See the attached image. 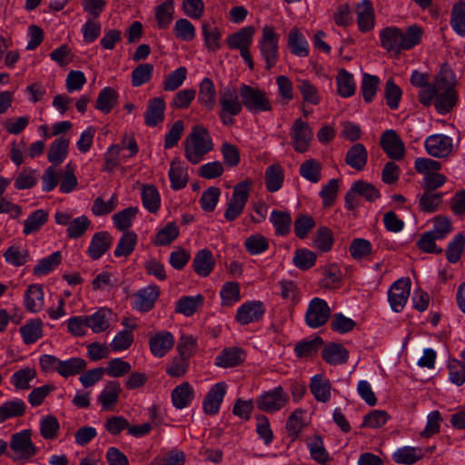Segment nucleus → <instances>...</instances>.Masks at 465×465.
Returning <instances> with one entry per match:
<instances>
[{
  "mask_svg": "<svg viewBox=\"0 0 465 465\" xmlns=\"http://www.w3.org/2000/svg\"><path fill=\"white\" fill-rule=\"evenodd\" d=\"M289 395L282 386L264 391L256 399L257 408L264 412L272 413L282 409L289 401Z\"/></svg>",
  "mask_w": 465,
  "mask_h": 465,
  "instance_id": "6",
  "label": "nucleus"
},
{
  "mask_svg": "<svg viewBox=\"0 0 465 465\" xmlns=\"http://www.w3.org/2000/svg\"><path fill=\"white\" fill-rule=\"evenodd\" d=\"M244 246L250 254L257 255L269 248V241L263 235L256 233L245 240Z\"/></svg>",
  "mask_w": 465,
  "mask_h": 465,
  "instance_id": "59",
  "label": "nucleus"
},
{
  "mask_svg": "<svg viewBox=\"0 0 465 465\" xmlns=\"http://www.w3.org/2000/svg\"><path fill=\"white\" fill-rule=\"evenodd\" d=\"M112 242L113 238L109 232H95L87 249V254L93 260H98L110 249Z\"/></svg>",
  "mask_w": 465,
  "mask_h": 465,
  "instance_id": "15",
  "label": "nucleus"
},
{
  "mask_svg": "<svg viewBox=\"0 0 465 465\" xmlns=\"http://www.w3.org/2000/svg\"><path fill=\"white\" fill-rule=\"evenodd\" d=\"M203 303L201 294L195 296H183L176 302L175 312L185 316L193 315Z\"/></svg>",
  "mask_w": 465,
  "mask_h": 465,
  "instance_id": "38",
  "label": "nucleus"
},
{
  "mask_svg": "<svg viewBox=\"0 0 465 465\" xmlns=\"http://www.w3.org/2000/svg\"><path fill=\"white\" fill-rule=\"evenodd\" d=\"M164 110L165 104L163 98L155 97L151 99L144 114L145 124L153 127L163 122Z\"/></svg>",
  "mask_w": 465,
  "mask_h": 465,
  "instance_id": "19",
  "label": "nucleus"
},
{
  "mask_svg": "<svg viewBox=\"0 0 465 465\" xmlns=\"http://www.w3.org/2000/svg\"><path fill=\"white\" fill-rule=\"evenodd\" d=\"M422 36V30L418 25H411L406 33L397 27H386L380 33L381 45L387 51L396 54L409 50L417 45Z\"/></svg>",
  "mask_w": 465,
  "mask_h": 465,
  "instance_id": "1",
  "label": "nucleus"
},
{
  "mask_svg": "<svg viewBox=\"0 0 465 465\" xmlns=\"http://www.w3.org/2000/svg\"><path fill=\"white\" fill-rule=\"evenodd\" d=\"M215 265V260L212 252L208 249L199 251L193 261V267L194 272L202 276H208Z\"/></svg>",
  "mask_w": 465,
  "mask_h": 465,
  "instance_id": "18",
  "label": "nucleus"
},
{
  "mask_svg": "<svg viewBox=\"0 0 465 465\" xmlns=\"http://www.w3.org/2000/svg\"><path fill=\"white\" fill-rule=\"evenodd\" d=\"M222 305L232 306L237 302L240 298V286L237 282H228L223 286L221 292Z\"/></svg>",
  "mask_w": 465,
  "mask_h": 465,
  "instance_id": "55",
  "label": "nucleus"
},
{
  "mask_svg": "<svg viewBox=\"0 0 465 465\" xmlns=\"http://www.w3.org/2000/svg\"><path fill=\"white\" fill-rule=\"evenodd\" d=\"M159 296V290L154 286H148L139 290L134 294V308L140 312L150 311Z\"/></svg>",
  "mask_w": 465,
  "mask_h": 465,
  "instance_id": "17",
  "label": "nucleus"
},
{
  "mask_svg": "<svg viewBox=\"0 0 465 465\" xmlns=\"http://www.w3.org/2000/svg\"><path fill=\"white\" fill-rule=\"evenodd\" d=\"M10 449L20 459L30 460L38 452V448L32 441V430H23L11 436Z\"/></svg>",
  "mask_w": 465,
  "mask_h": 465,
  "instance_id": "8",
  "label": "nucleus"
},
{
  "mask_svg": "<svg viewBox=\"0 0 465 465\" xmlns=\"http://www.w3.org/2000/svg\"><path fill=\"white\" fill-rule=\"evenodd\" d=\"M371 244L368 240L355 238L350 245V253L355 260H362L371 253Z\"/></svg>",
  "mask_w": 465,
  "mask_h": 465,
  "instance_id": "62",
  "label": "nucleus"
},
{
  "mask_svg": "<svg viewBox=\"0 0 465 465\" xmlns=\"http://www.w3.org/2000/svg\"><path fill=\"white\" fill-rule=\"evenodd\" d=\"M121 391L120 383L116 381H110L98 396V402L104 410H112L118 401Z\"/></svg>",
  "mask_w": 465,
  "mask_h": 465,
  "instance_id": "22",
  "label": "nucleus"
},
{
  "mask_svg": "<svg viewBox=\"0 0 465 465\" xmlns=\"http://www.w3.org/2000/svg\"><path fill=\"white\" fill-rule=\"evenodd\" d=\"M137 243V235L134 232H124L119 240L117 247L114 250L116 257L129 256L134 250Z\"/></svg>",
  "mask_w": 465,
  "mask_h": 465,
  "instance_id": "44",
  "label": "nucleus"
},
{
  "mask_svg": "<svg viewBox=\"0 0 465 465\" xmlns=\"http://www.w3.org/2000/svg\"><path fill=\"white\" fill-rule=\"evenodd\" d=\"M137 213V207H128L118 212L113 216L115 226L120 231H126L129 227H131L132 221L136 216Z\"/></svg>",
  "mask_w": 465,
  "mask_h": 465,
  "instance_id": "60",
  "label": "nucleus"
},
{
  "mask_svg": "<svg viewBox=\"0 0 465 465\" xmlns=\"http://www.w3.org/2000/svg\"><path fill=\"white\" fill-rule=\"evenodd\" d=\"M220 112L219 117L225 126H232L235 123L234 116L242 110V99L239 100L238 92L233 87L226 86L220 90L219 97Z\"/></svg>",
  "mask_w": 465,
  "mask_h": 465,
  "instance_id": "4",
  "label": "nucleus"
},
{
  "mask_svg": "<svg viewBox=\"0 0 465 465\" xmlns=\"http://www.w3.org/2000/svg\"><path fill=\"white\" fill-rule=\"evenodd\" d=\"M153 72V65L151 64H141L132 72V85L134 87L141 86L148 83Z\"/></svg>",
  "mask_w": 465,
  "mask_h": 465,
  "instance_id": "54",
  "label": "nucleus"
},
{
  "mask_svg": "<svg viewBox=\"0 0 465 465\" xmlns=\"http://www.w3.org/2000/svg\"><path fill=\"white\" fill-rule=\"evenodd\" d=\"M69 143V139L64 136L54 140L47 153L48 161L54 165L62 163L67 157Z\"/></svg>",
  "mask_w": 465,
  "mask_h": 465,
  "instance_id": "26",
  "label": "nucleus"
},
{
  "mask_svg": "<svg viewBox=\"0 0 465 465\" xmlns=\"http://www.w3.org/2000/svg\"><path fill=\"white\" fill-rule=\"evenodd\" d=\"M284 180L283 169L279 164L268 166L265 172V184L269 192L274 193L281 189Z\"/></svg>",
  "mask_w": 465,
  "mask_h": 465,
  "instance_id": "37",
  "label": "nucleus"
},
{
  "mask_svg": "<svg viewBox=\"0 0 465 465\" xmlns=\"http://www.w3.org/2000/svg\"><path fill=\"white\" fill-rule=\"evenodd\" d=\"M213 148L210 134L203 125H195L184 141L185 157L193 164L199 163Z\"/></svg>",
  "mask_w": 465,
  "mask_h": 465,
  "instance_id": "2",
  "label": "nucleus"
},
{
  "mask_svg": "<svg viewBox=\"0 0 465 465\" xmlns=\"http://www.w3.org/2000/svg\"><path fill=\"white\" fill-rule=\"evenodd\" d=\"M35 376V370L27 367L15 371L11 377V382L17 390H27L30 388V381H33Z\"/></svg>",
  "mask_w": 465,
  "mask_h": 465,
  "instance_id": "48",
  "label": "nucleus"
},
{
  "mask_svg": "<svg viewBox=\"0 0 465 465\" xmlns=\"http://www.w3.org/2000/svg\"><path fill=\"white\" fill-rule=\"evenodd\" d=\"M62 261L61 252H54L48 257L41 259L34 267L33 273L36 276L45 275L54 271Z\"/></svg>",
  "mask_w": 465,
  "mask_h": 465,
  "instance_id": "42",
  "label": "nucleus"
},
{
  "mask_svg": "<svg viewBox=\"0 0 465 465\" xmlns=\"http://www.w3.org/2000/svg\"><path fill=\"white\" fill-rule=\"evenodd\" d=\"M48 212L44 209H38L33 212L27 219L24 222L23 232L25 235L35 233L46 223L48 221Z\"/></svg>",
  "mask_w": 465,
  "mask_h": 465,
  "instance_id": "30",
  "label": "nucleus"
},
{
  "mask_svg": "<svg viewBox=\"0 0 465 465\" xmlns=\"http://www.w3.org/2000/svg\"><path fill=\"white\" fill-rule=\"evenodd\" d=\"M227 385L225 382L214 384L205 395L203 402V409L205 414L214 415L219 410L226 393Z\"/></svg>",
  "mask_w": 465,
  "mask_h": 465,
  "instance_id": "14",
  "label": "nucleus"
},
{
  "mask_svg": "<svg viewBox=\"0 0 465 465\" xmlns=\"http://www.w3.org/2000/svg\"><path fill=\"white\" fill-rule=\"evenodd\" d=\"M368 160V152L362 143L352 145L347 152L345 163L351 168L361 171Z\"/></svg>",
  "mask_w": 465,
  "mask_h": 465,
  "instance_id": "23",
  "label": "nucleus"
},
{
  "mask_svg": "<svg viewBox=\"0 0 465 465\" xmlns=\"http://www.w3.org/2000/svg\"><path fill=\"white\" fill-rule=\"evenodd\" d=\"M25 408V403L20 399L5 401L0 405V423L24 415Z\"/></svg>",
  "mask_w": 465,
  "mask_h": 465,
  "instance_id": "36",
  "label": "nucleus"
},
{
  "mask_svg": "<svg viewBox=\"0 0 465 465\" xmlns=\"http://www.w3.org/2000/svg\"><path fill=\"white\" fill-rule=\"evenodd\" d=\"M239 94L242 105L251 114L272 111V104L267 93L261 88L243 84L240 86Z\"/></svg>",
  "mask_w": 465,
  "mask_h": 465,
  "instance_id": "3",
  "label": "nucleus"
},
{
  "mask_svg": "<svg viewBox=\"0 0 465 465\" xmlns=\"http://www.w3.org/2000/svg\"><path fill=\"white\" fill-rule=\"evenodd\" d=\"M316 254L308 249H297L294 252L292 262L300 270H308L316 262Z\"/></svg>",
  "mask_w": 465,
  "mask_h": 465,
  "instance_id": "53",
  "label": "nucleus"
},
{
  "mask_svg": "<svg viewBox=\"0 0 465 465\" xmlns=\"http://www.w3.org/2000/svg\"><path fill=\"white\" fill-rule=\"evenodd\" d=\"M171 186L173 190L184 188L188 182L186 170L182 166L180 161L173 160L169 170Z\"/></svg>",
  "mask_w": 465,
  "mask_h": 465,
  "instance_id": "40",
  "label": "nucleus"
},
{
  "mask_svg": "<svg viewBox=\"0 0 465 465\" xmlns=\"http://www.w3.org/2000/svg\"><path fill=\"white\" fill-rule=\"evenodd\" d=\"M254 33L255 29L252 25L240 29L227 38L228 47L230 49H239L240 51L249 47Z\"/></svg>",
  "mask_w": 465,
  "mask_h": 465,
  "instance_id": "24",
  "label": "nucleus"
},
{
  "mask_svg": "<svg viewBox=\"0 0 465 465\" xmlns=\"http://www.w3.org/2000/svg\"><path fill=\"white\" fill-rule=\"evenodd\" d=\"M292 143L297 153L308 151L312 140V131L309 124L302 119H296L291 128Z\"/></svg>",
  "mask_w": 465,
  "mask_h": 465,
  "instance_id": "10",
  "label": "nucleus"
},
{
  "mask_svg": "<svg viewBox=\"0 0 465 465\" xmlns=\"http://www.w3.org/2000/svg\"><path fill=\"white\" fill-rule=\"evenodd\" d=\"M179 236V229L175 223H168L155 235L153 243L156 246H165L172 243Z\"/></svg>",
  "mask_w": 465,
  "mask_h": 465,
  "instance_id": "47",
  "label": "nucleus"
},
{
  "mask_svg": "<svg viewBox=\"0 0 465 465\" xmlns=\"http://www.w3.org/2000/svg\"><path fill=\"white\" fill-rule=\"evenodd\" d=\"M244 351H222L215 359V364L222 368H232L245 360Z\"/></svg>",
  "mask_w": 465,
  "mask_h": 465,
  "instance_id": "41",
  "label": "nucleus"
},
{
  "mask_svg": "<svg viewBox=\"0 0 465 465\" xmlns=\"http://www.w3.org/2000/svg\"><path fill=\"white\" fill-rule=\"evenodd\" d=\"M191 356L190 351H179V353L166 368V373L171 377H182L184 375L187 371Z\"/></svg>",
  "mask_w": 465,
  "mask_h": 465,
  "instance_id": "32",
  "label": "nucleus"
},
{
  "mask_svg": "<svg viewBox=\"0 0 465 465\" xmlns=\"http://www.w3.org/2000/svg\"><path fill=\"white\" fill-rule=\"evenodd\" d=\"M333 233L331 229L325 226L318 228L314 238L313 245L322 252H329L333 245Z\"/></svg>",
  "mask_w": 465,
  "mask_h": 465,
  "instance_id": "45",
  "label": "nucleus"
},
{
  "mask_svg": "<svg viewBox=\"0 0 465 465\" xmlns=\"http://www.w3.org/2000/svg\"><path fill=\"white\" fill-rule=\"evenodd\" d=\"M457 102L456 91H443L435 99V107L440 114L449 113Z\"/></svg>",
  "mask_w": 465,
  "mask_h": 465,
  "instance_id": "61",
  "label": "nucleus"
},
{
  "mask_svg": "<svg viewBox=\"0 0 465 465\" xmlns=\"http://www.w3.org/2000/svg\"><path fill=\"white\" fill-rule=\"evenodd\" d=\"M25 344L29 345L37 341L42 335V322L40 320L31 321L20 328Z\"/></svg>",
  "mask_w": 465,
  "mask_h": 465,
  "instance_id": "58",
  "label": "nucleus"
},
{
  "mask_svg": "<svg viewBox=\"0 0 465 465\" xmlns=\"http://www.w3.org/2000/svg\"><path fill=\"white\" fill-rule=\"evenodd\" d=\"M306 445L310 450V455L314 461L322 465H326L331 461V458L326 450L321 436L314 435L307 439Z\"/></svg>",
  "mask_w": 465,
  "mask_h": 465,
  "instance_id": "21",
  "label": "nucleus"
},
{
  "mask_svg": "<svg viewBox=\"0 0 465 465\" xmlns=\"http://www.w3.org/2000/svg\"><path fill=\"white\" fill-rule=\"evenodd\" d=\"M173 0H165L163 4L156 6L155 18L159 28L165 29L170 25L173 21Z\"/></svg>",
  "mask_w": 465,
  "mask_h": 465,
  "instance_id": "43",
  "label": "nucleus"
},
{
  "mask_svg": "<svg viewBox=\"0 0 465 465\" xmlns=\"http://www.w3.org/2000/svg\"><path fill=\"white\" fill-rule=\"evenodd\" d=\"M425 148L430 155L443 158L453 150L452 139L444 134H432L427 137Z\"/></svg>",
  "mask_w": 465,
  "mask_h": 465,
  "instance_id": "13",
  "label": "nucleus"
},
{
  "mask_svg": "<svg viewBox=\"0 0 465 465\" xmlns=\"http://www.w3.org/2000/svg\"><path fill=\"white\" fill-rule=\"evenodd\" d=\"M342 280V272L336 264H330L324 268V278L320 282V286L331 289L338 286Z\"/></svg>",
  "mask_w": 465,
  "mask_h": 465,
  "instance_id": "51",
  "label": "nucleus"
},
{
  "mask_svg": "<svg viewBox=\"0 0 465 465\" xmlns=\"http://www.w3.org/2000/svg\"><path fill=\"white\" fill-rule=\"evenodd\" d=\"M322 166L314 159H309L303 162L300 166V174L311 183H316L321 180Z\"/></svg>",
  "mask_w": 465,
  "mask_h": 465,
  "instance_id": "49",
  "label": "nucleus"
},
{
  "mask_svg": "<svg viewBox=\"0 0 465 465\" xmlns=\"http://www.w3.org/2000/svg\"><path fill=\"white\" fill-rule=\"evenodd\" d=\"M422 457L420 449L403 447L393 454V460L399 464H413Z\"/></svg>",
  "mask_w": 465,
  "mask_h": 465,
  "instance_id": "50",
  "label": "nucleus"
},
{
  "mask_svg": "<svg viewBox=\"0 0 465 465\" xmlns=\"http://www.w3.org/2000/svg\"><path fill=\"white\" fill-rule=\"evenodd\" d=\"M85 361L80 358L61 361L58 365V372L63 377L76 375L85 368Z\"/></svg>",
  "mask_w": 465,
  "mask_h": 465,
  "instance_id": "52",
  "label": "nucleus"
},
{
  "mask_svg": "<svg viewBox=\"0 0 465 465\" xmlns=\"http://www.w3.org/2000/svg\"><path fill=\"white\" fill-rule=\"evenodd\" d=\"M288 47L292 54L297 56L305 57L309 54L308 44L296 27L292 28L289 33Z\"/></svg>",
  "mask_w": 465,
  "mask_h": 465,
  "instance_id": "34",
  "label": "nucleus"
},
{
  "mask_svg": "<svg viewBox=\"0 0 465 465\" xmlns=\"http://www.w3.org/2000/svg\"><path fill=\"white\" fill-rule=\"evenodd\" d=\"M331 316V309L327 302L321 298H313L307 308L305 322L311 328L324 325Z\"/></svg>",
  "mask_w": 465,
  "mask_h": 465,
  "instance_id": "9",
  "label": "nucleus"
},
{
  "mask_svg": "<svg viewBox=\"0 0 465 465\" xmlns=\"http://www.w3.org/2000/svg\"><path fill=\"white\" fill-rule=\"evenodd\" d=\"M450 25L458 35H465V9L458 4L452 7Z\"/></svg>",
  "mask_w": 465,
  "mask_h": 465,
  "instance_id": "64",
  "label": "nucleus"
},
{
  "mask_svg": "<svg viewBox=\"0 0 465 465\" xmlns=\"http://www.w3.org/2000/svg\"><path fill=\"white\" fill-rule=\"evenodd\" d=\"M251 185L252 182L250 180H244L233 187L232 198L224 213V218L227 221H234L242 214L249 198Z\"/></svg>",
  "mask_w": 465,
  "mask_h": 465,
  "instance_id": "5",
  "label": "nucleus"
},
{
  "mask_svg": "<svg viewBox=\"0 0 465 465\" xmlns=\"http://www.w3.org/2000/svg\"><path fill=\"white\" fill-rule=\"evenodd\" d=\"M356 13L360 30L361 32L371 30L374 25V10L371 2L370 0L362 1L358 5Z\"/></svg>",
  "mask_w": 465,
  "mask_h": 465,
  "instance_id": "20",
  "label": "nucleus"
},
{
  "mask_svg": "<svg viewBox=\"0 0 465 465\" xmlns=\"http://www.w3.org/2000/svg\"><path fill=\"white\" fill-rule=\"evenodd\" d=\"M379 84H380V79L378 76L371 75L369 74H363L361 91L363 99L366 103H371L373 100V98L376 94Z\"/></svg>",
  "mask_w": 465,
  "mask_h": 465,
  "instance_id": "56",
  "label": "nucleus"
},
{
  "mask_svg": "<svg viewBox=\"0 0 465 465\" xmlns=\"http://www.w3.org/2000/svg\"><path fill=\"white\" fill-rule=\"evenodd\" d=\"M315 225L316 223L312 216L300 214L294 222V232L300 239H304Z\"/></svg>",
  "mask_w": 465,
  "mask_h": 465,
  "instance_id": "63",
  "label": "nucleus"
},
{
  "mask_svg": "<svg viewBox=\"0 0 465 465\" xmlns=\"http://www.w3.org/2000/svg\"><path fill=\"white\" fill-rule=\"evenodd\" d=\"M310 389L315 399L322 402H327L331 398V383L322 374L314 375L310 383Z\"/></svg>",
  "mask_w": 465,
  "mask_h": 465,
  "instance_id": "27",
  "label": "nucleus"
},
{
  "mask_svg": "<svg viewBox=\"0 0 465 465\" xmlns=\"http://www.w3.org/2000/svg\"><path fill=\"white\" fill-rule=\"evenodd\" d=\"M118 93L112 87H104L98 94L95 108L109 114L118 103Z\"/></svg>",
  "mask_w": 465,
  "mask_h": 465,
  "instance_id": "31",
  "label": "nucleus"
},
{
  "mask_svg": "<svg viewBox=\"0 0 465 465\" xmlns=\"http://www.w3.org/2000/svg\"><path fill=\"white\" fill-rule=\"evenodd\" d=\"M198 100L208 111L215 106L216 90L212 79L205 77L199 85Z\"/></svg>",
  "mask_w": 465,
  "mask_h": 465,
  "instance_id": "25",
  "label": "nucleus"
},
{
  "mask_svg": "<svg viewBox=\"0 0 465 465\" xmlns=\"http://www.w3.org/2000/svg\"><path fill=\"white\" fill-rule=\"evenodd\" d=\"M338 94L342 97H350L355 93V83L352 74L345 69L340 70L337 77Z\"/></svg>",
  "mask_w": 465,
  "mask_h": 465,
  "instance_id": "46",
  "label": "nucleus"
},
{
  "mask_svg": "<svg viewBox=\"0 0 465 465\" xmlns=\"http://www.w3.org/2000/svg\"><path fill=\"white\" fill-rule=\"evenodd\" d=\"M264 313L261 302H251L242 304L237 311L236 320L242 325L258 321Z\"/></svg>",
  "mask_w": 465,
  "mask_h": 465,
  "instance_id": "16",
  "label": "nucleus"
},
{
  "mask_svg": "<svg viewBox=\"0 0 465 465\" xmlns=\"http://www.w3.org/2000/svg\"><path fill=\"white\" fill-rule=\"evenodd\" d=\"M380 143L391 159L400 161L404 158V143L394 130H386L381 136Z\"/></svg>",
  "mask_w": 465,
  "mask_h": 465,
  "instance_id": "12",
  "label": "nucleus"
},
{
  "mask_svg": "<svg viewBox=\"0 0 465 465\" xmlns=\"http://www.w3.org/2000/svg\"><path fill=\"white\" fill-rule=\"evenodd\" d=\"M270 221L277 235L285 236L290 232L292 225V216L290 213L273 210L271 213Z\"/></svg>",
  "mask_w": 465,
  "mask_h": 465,
  "instance_id": "33",
  "label": "nucleus"
},
{
  "mask_svg": "<svg viewBox=\"0 0 465 465\" xmlns=\"http://www.w3.org/2000/svg\"><path fill=\"white\" fill-rule=\"evenodd\" d=\"M411 292L410 279H399L390 288L388 292V300L391 308L395 312L403 310Z\"/></svg>",
  "mask_w": 465,
  "mask_h": 465,
  "instance_id": "11",
  "label": "nucleus"
},
{
  "mask_svg": "<svg viewBox=\"0 0 465 465\" xmlns=\"http://www.w3.org/2000/svg\"><path fill=\"white\" fill-rule=\"evenodd\" d=\"M91 221L85 215H82L71 221L66 229L67 236L71 239L80 238L88 230Z\"/></svg>",
  "mask_w": 465,
  "mask_h": 465,
  "instance_id": "57",
  "label": "nucleus"
},
{
  "mask_svg": "<svg viewBox=\"0 0 465 465\" xmlns=\"http://www.w3.org/2000/svg\"><path fill=\"white\" fill-rule=\"evenodd\" d=\"M112 312L108 309L102 308L90 316H85L87 320V326L94 332H102L109 327V318Z\"/></svg>",
  "mask_w": 465,
  "mask_h": 465,
  "instance_id": "35",
  "label": "nucleus"
},
{
  "mask_svg": "<svg viewBox=\"0 0 465 465\" xmlns=\"http://www.w3.org/2000/svg\"><path fill=\"white\" fill-rule=\"evenodd\" d=\"M278 40L279 35L275 34L272 27L266 25L262 28V37L259 42V47L265 60L267 70L272 69L277 64Z\"/></svg>",
  "mask_w": 465,
  "mask_h": 465,
  "instance_id": "7",
  "label": "nucleus"
},
{
  "mask_svg": "<svg viewBox=\"0 0 465 465\" xmlns=\"http://www.w3.org/2000/svg\"><path fill=\"white\" fill-rule=\"evenodd\" d=\"M44 305V292L41 285L33 284L28 287L25 295V306L31 312H37Z\"/></svg>",
  "mask_w": 465,
  "mask_h": 465,
  "instance_id": "28",
  "label": "nucleus"
},
{
  "mask_svg": "<svg viewBox=\"0 0 465 465\" xmlns=\"http://www.w3.org/2000/svg\"><path fill=\"white\" fill-rule=\"evenodd\" d=\"M194 396L193 390L188 382H183L172 391L173 404L176 409L187 407Z\"/></svg>",
  "mask_w": 465,
  "mask_h": 465,
  "instance_id": "29",
  "label": "nucleus"
},
{
  "mask_svg": "<svg viewBox=\"0 0 465 465\" xmlns=\"http://www.w3.org/2000/svg\"><path fill=\"white\" fill-rule=\"evenodd\" d=\"M142 200L144 208L152 213H156L160 208L161 199L156 187L153 184L143 185L142 188Z\"/></svg>",
  "mask_w": 465,
  "mask_h": 465,
  "instance_id": "39",
  "label": "nucleus"
}]
</instances>
